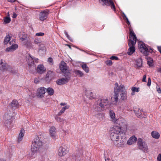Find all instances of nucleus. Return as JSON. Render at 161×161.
Segmentation results:
<instances>
[{
    "mask_svg": "<svg viewBox=\"0 0 161 161\" xmlns=\"http://www.w3.org/2000/svg\"><path fill=\"white\" fill-rule=\"evenodd\" d=\"M40 79L39 77H36L34 79V82L36 84H38L40 82Z\"/></svg>",
    "mask_w": 161,
    "mask_h": 161,
    "instance_id": "obj_36",
    "label": "nucleus"
},
{
    "mask_svg": "<svg viewBox=\"0 0 161 161\" xmlns=\"http://www.w3.org/2000/svg\"><path fill=\"white\" fill-rule=\"evenodd\" d=\"M65 35H66L67 37L69 39H70L69 38H70V37L69 36V35H68V33L67 32H65Z\"/></svg>",
    "mask_w": 161,
    "mask_h": 161,
    "instance_id": "obj_52",
    "label": "nucleus"
},
{
    "mask_svg": "<svg viewBox=\"0 0 161 161\" xmlns=\"http://www.w3.org/2000/svg\"><path fill=\"white\" fill-rule=\"evenodd\" d=\"M135 113H136V115L138 117H139L140 118H141L142 117V114L140 112H139V111H138V112H135Z\"/></svg>",
    "mask_w": 161,
    "mask_h": 161,
    "instance_id": "obj_38",
    "label": "nucleus"
},
{
    "mask_svg": "<svg viewBox=\"0 0 161 161\" xmlns=\"http://www.w3.org/2000/svg\"><path fill=\"white\" fill-rule=\"evenodd\" d=\"M48 13L47 12L43 11L40 14V19L41 21L45 20L47 18Z\"/></svg>",
    "mask_w": 161,
    "mask_h": 161,
    "instance_id": "obj_18",
    "label": "nucleus"
},
{
    "mask_svg": "<svg viewBox=\"0 0 161 161\" xmlns=\"http://www.w3.org/2000/svg\"><path fill=\"white\" fill-rule=\"evenodd\" d=\"M46 88L43 87H41L38 88L37 90V95L40 97H43V95L46 91Z\"/></svg>",
    "mask_w": 161,
    "mask_h": 161,
    "instance_id": "obj_16",
    "label": "nucleus"
},
{
    "mask_svg": "<svg viewBox=\"0 0 161 161\" xmlns=\"http://www.w3.org/2000/svg\"><path fill=\"white\" fill-rule=\"evenodd\" d=\"M146 75H145L143 76V78L142 79V81L143 82H146Z\"/></svg>",
    "mask_w": 161,
    "mask_h": 161,
    "instance_id": "obj_47",
    "label": "nucleus"
},
{
    "mask_svg": "<svg viewBox=\"0 0 161 161\" xmlns=\"http://www.w3.org/2000/svg\"><path fill=\"white\" fill-rule=\"evenodd\" d=\"M43 137L40 135L36 136L34 139L31 145V151L33 153L38 151L39 148L44 144Z\"/></svg>",
    "mask_w": 161,
    "mask_h": 161,
    "instance_id": "obj_3",
    "label": "nucleus"
},
{
    "mask_svg": "<svg viewBox=\"0 0 161 161\" xmlns=\"http://www.w3.org/2000/svg\"><path fill=\"white\" fill-rule=\"evenodd\" d=\"M67 151L66 149L65 146H61L59 147L58 150V155L60 157L65 155L67 153Z\"/></svg>",
    "mask_w": 161,
    "mask_h": 161,
    "instance_id": "obj_12",
    "label": "nucleus"
},
{
    "mask_svg": "<svg viewBox=\"0 0 161 161\" xmlns=\"http://www.w3.org/2000/svg\"><path fill=\"white\" fill-rule=\"evenodd\" d=\"M147 63L148 64L150 67H152L153 66V59L151 58H147Z\"/></svg>",
    "mask_w": 161,
    "mask_h": 161,
    "instance_id": "obj_31",
    "label": "nucleus"
},
{
    "mask_svg": "<svg viewBox=\"0 0 161 161\" xmlns=\"http://www.w3.org/2000/svg\"><path fill=\"white\" fill-rule=\"evenodd\" d=\"M156 90L158 93L160 94L161 93V88L158 85H157L156 86Z\"/></svg>",
    "mask_w": 161,
    "mask_h": 161,
    "instance_id": "obj_39",
    "label": "nucleus"
},
{
    "mask_svg": "<svg viewBox=\"0 0 161 161\" xmlns=\"http://www.w3.org/2000/svg\"><path fill=\"white\" fill-rule=\"evenodd\" d=\"M26 60L29 66H31L34 64V57L30 55H27L26 56Z\"/></svg>",
    "mask_w": 161,
    "mask_h": 161,
    "instance_id": "obj_17",
    "label": "nucleus"
},
{
    "mask_svg": "<svg viewBox=\"0 0 161 161\" xmlns=\"http://www.w3.org/2000/svg\"><path fill=\"white\" fill-rule=\"evenodd\" d=\"M60 105L61 109L58 114V115L59 116L61 115L63 113H64L65 111L68 109L69 107V105L65 103H61Z\"/></svg>",
    "mask_w": 161,
    "mask_h": 161,
    "instance_id": "obj_10",
    "label": "nucleus"
},
{
    "mask_svg": "<svg viewBox=\"0 0 161 161\" xmlns=\"http://www.w3.org/2000/svg\"><path fill=\"white\" fill-rule=\"evenodd\" d=\"M10 18L9 17H6L4 19V22L5 24L8 23L10 22Z\"/></svg>",
    "mask_w": 161,
    "mask_h": 161,
    "instance_id": "obj_33",
    "label": "nucleus"
},
{
    "mask_svg": "<svg viewBox=\"0 0 161 161\" xmlns=\"http://www.w3.org/2000/svg\"><path fill=\"white\" fill-rule=\"evenodd\" d=\"M109 115L110 120L114 123L123 126L125 128L127 127V123L126 121L123 118H119L116 119L114 112L112 110H110Z\"/></svg>",
    "mask_w": 161,
    "mask_h": 161,
    "instance_id": "obj_5",
    "label": "nucleus"
},
{
    "mask_svg": "<svg viewBox=\"0 0 161 161\" xmlns=\"http://www.w3.org/2000/svg\"><path fill=\"white\" fill-rule=\"evenodd\" d=\"M81 67L83 69L86 73H88L89 71V67L86 64H83L81 65Z\"/></svg>",
    "mask_w": 161,
    "mask_h": 161,
    "instance_id": "obj_29",
    "label": "nucleus"
},
{
    "mask_svg": "<svg viewBox=\"0 0 161 161\" xmlns=\"http://www.w3.org/2000/svg\"><path fill=\"white\" fill-rule=\"evenodd\" d=\"M157 159L158 161H161V153L158 155Z\"/></svg>",
    "mask_w": 161,
    "mask_h": 161,
    "instance_id": "obj_43",
    "label": "nucleus"
},
{
    "mask_svg": "<svg viewBox=\"0 0 161 161\" xmlns=\"http://www.w3.org/2000/svg\"><path fill=\"white\" fill-rule=\"evenodd\" d=\"M41 42V39L38 38H36L34 40V43L36 44L39 43Z\"/></svg>",
    "mask_w": 161,
    "mask_h": 161,
    "instance_id": "obj_37",
    "label": "nucleus"
},
{
    "mask_svg": "<svg viewBox=\"0 0 161 161\" xmlns=\"http://www.w3.org/2000/svg\"><path fill=\"white\" fill-rule=\"evenodd\" d=\"M10 40V36L9 35H7L4 39V42L5 44H7Z\"/></svg>",
    "mask_w": 161,
    "mask_h": 161,
    "instance_id": "obj_32",
    "label": "nucleus"
},
{
    "mask_svg": "<svg viewBox=\"0 0 161 161\" xmlns=\"http://www.w3.org/2000/svg\"><path fill=\"white\" fill-rule=\"evenodd\" d=\"M34 62H36V63L38 62H39V59H38L37 58H35L34 57Z\"/></svg>",
    "mask_w": 161,
    "mask_h": 161,
    "instance_id": "obj_46",
    "label": "nucleus"
},
{
    "mask_svg": "<svg viewBox=\"0 0 161 161\" xmlns=\"http://www.w3.org/2000/svg\"><path fill=\"white\" fill-rule=\"evenodd\" d=\"M157 71L158 72H159L161 73V67L159 68H158L157 69Z\"/></svg>",
    "mask_w": 161,
    "mask_h": 161,
    "instance_id": "obj_53",
    "label": "nucleus"
},
{
    "mask_svg": "<svg viewBox=\"0 0 161 161\" xmlns=\"http://www.w3.org/2000/svg\"><path fill=\"white\" fill-rule=\"evenodd\" d=\"M13 115V113L7 112L3 116L4 119L6 121H8L10 120Z\"/></svg>",
    "mask_w": 161,
    "mask_h": 161,
    "instance_id": "obj_19",
    "label": "nucleus"
},
{
    "mask_svg": "<svg viewBox=\"0 0 161 161\" xmlns=\"http://www.w3.org/2000/svg\"><path fill=\"white\" fill-rule=\"evenodd\" d=\"M39 45L40 46H41L42 47H44L43 44H40Z\"/></svg>",
    "mask_w": 161,
    "mask_h": 161,
    "instance_id": "obj_56",
    "label": "nucleus"
},
{
    "mask_svg": "<svg viewBox=\"0 0 161 161\" xmlns=\"http://www.w3.org/2000/svg\"><path fill=\"white\" fill-rule=\"evenodd\" d=\"M36 71L38 73L41 74L46 72V69L43 65L40 64L37 67Z\"/></svg>",
    "mask_w": 161,
    "mask_h": 161,
    "instance_id": "obj_15",
    "label": "nucleus"
},
{
    "mask_svg": "<svg viewBox=\"0 0 161 161\" xmlns=\"http://www.w3.org/2000/svg\"><path fill=\"white\" fill-rule=\"evenodd\" d=\"M99 115H100L101 116H103V115L102 114H99Z\"/></svg>",
    "mask_w": 161,
    "mask_h": 161,
    "instance_id": "obj_59",
    "label": "nucleus"
},
{
    "mask_svg": "<svg viewBox=\"0 0 161 161\" xmlns=\"http://www.w3.org/2000/svg\"><path fill=\"white\" fill-rule=\"evenodd\" d=\"M57 120H58V121H59L60 122H62L64 121L63 119L61 118H58Z\"/></svg>",
    "mask_w": 161,
    "mask_h": 161,
    "instance_id": "obj_49",
    "label": "nucleus"
},
{
    "mask_svg": "<svg viewBox=\"0 0 161 161\" xmlns=\"http://www.w3.org/2000/svg\"><path fill=\"white\" fill-rule=\"evenodd\" d=\"M125 128L122 126L114 125L110 130V137L114 143L118 146L121 145L124 139H122V137L125 133L122 130L121 128Z\"/></svg>",
    "mask_w": 161,
    "mask_h": 161,
    "instance_id": "obj_1",
    "label": "nucleus"
},
{
    "mask_svg": "<svg viewBox=\"0 0 161 161\" xmlns=\"http://www.w3.org/2000/svg\"><path fill=\"white\" fill-rule=\"evenodd\" d=\"M44 35V33L42 32H39L36 33V35L37 36H42Z\"/></svg>",
    "mask_w": 161,
    "mask_h": 161,
    "instance_id": "obj_41",
    "label": "nucleus"
},
{
    "mask_svg": "<svg viewBox=\"0 0 161 161\" xmlns=\"http://www.w3.org/2000/svg\"><path fill=\"white\" fill-rule=\"evenodd\" d=\"M18 36L20 38V39L22 41L26 40L27 38V35L24 32L19 33L18 34Z\"/></svg>",
    "mask_w": 161,
    "mask_h": 161,
    "instance_id": "obj_24",
    "label": "nucleus"
},
{
    "mask_svg": "<svg viewBox=\"0 0 161 161\" xmlns=\"http://www.w3.org/2000/svg\"><path fill=\"white\" fill-rule=\"evenodd\" d=\"M151 84V80L150 78H149L148 79V82L147 83V86H150Z\"/></svg>",
    "mask_w": 161,
    "mask_h": 161,
    "instance_id": "obj_44",
    "label": "nucleus"
},
{
    "mask_svg": "<svg viewBox=\"0 0 161 161\" xmlns=\"http://www.w3.org/2000/svg\"><path fill=\"white\" fill-rule=\"evenodd\" d=\"M24 133L25 130L23 129H21L18 139V142H20L22 140Z\"/></svg>",
    "mask_w": 161,
    "mask_h": 161,
    "instance_id": "obj_23",
    "label": "nucleus"
},
{
    "mask_svg": "<svg viewBox=\"0 0 161 161\" xmlns=\"http://www.w3.org/2000/svg\"><path fill=\"white\" fill-rule=\"evenodd\" d=\"M114 99L116 102L119 99V94H120V99L122 100L125 101L127 99V92L124 86L120 85L119 86L118 84L116 83L114 87Z\"/></svg>",
    "mask_w": 161,
    "mask_h": 161,
    "instance_id": "obj_2",
    "label": "nucleus"
},
{
    "mask_svg": "<svg viewBox=\"0 0 161 161\" xmlns=\"http://www.w3.org/2000/svg\"><path fill=\"white\" fill-rule=\"evenodd\" d=\"M70 76L69 75H67L64 78L59 79L56 81V83L59 85H61L66 84L70 79Z\"/></svg>",
    "mask_w": 161,
    "mask_h": 161,
    "instance_id": "obj_7",
    "label": "nucleus"
},
{
    "mask_svg": "<svg viewBox=\"0 0 161 161\" xmlns=\"http://www.w3.org/2000/svg\"><path fill=\"white\" fill-rule=\"evenodd\" d=\"M109 103L107 98H103L98 100L95 103L94 111L96 112H100L102 109H105L108 108Z\"/></svg>",
    "mask_w": 161,
    "mask_h": 161,
    "instance_id": "obj_4",
    "label": "nucleus"
},
{
    "mask_svg": "<svg viewBox=\"0 0 161 161\" xmlns=\"http://www.w3.org/2000/svg\"><path fill=\"white\" fill-rule=\"evenodd\" d=\"M104 4L109 6L110 5L111 8L115 9V7L114 3L112 0H100Z\"/></svg>",
    "mask_w": 161,
    "mask_h": 161,
    "instance_id": "obj_14",
    "label": "nucleus"
},
{
    "mask_svg": "<svg viewBox=\"0 0 161 161\" xmlns=\"http://www.w3.org/2000/svg\"><path fill=\"white\" fill-rule=\"evenodd\" d=\"M46 91L47 92L48 94L50 95H52L54 93V90L53 89L50 87H49L47 89L46 88Z\"/></svg>",
    "mask_w": 161,
    "mask_h": 161,
    "instance_id": "obj_30",
    "label": "nucleus"
},
{
    "mask_svg": "<svg viewBox=\"0 0 161 161\" xmlns=\"http://www.w3.org/2000/svg\"><path fill=\"white\" fill-rule=\"evenodd\" d=\"M140 51L142 53L146 54L148 51V49L145 44L142 42H140L139 44Z\"/></svg>",
    "mask_w": 161,
    "mask_h": 161,
    "instance_id": "obj_13",
    "label": "nucleus"
},
{
    "mask_svg": "<svg viewBox=\"0 0 161 161\" xmlns=\"http://www.w3.org/2000/svg\"><path fill=\"white\" fill-rule=\"evenodd\" d=\"M110 58V59H112V60L115 59L116 60H117L118 59V57H117L115 56H112Z\"/></svg>",
    "mask_w": 161,
    "mask_h": 161,
    "instance_id": "obj_42",
    "label": "nucleus"
},
{
    "mask_svg": "<svg viewBox=\"0 0 161 161\" xmlns=\"http://www.w3.org/2000/svg\"><path fill=\"white\" fill-rule=\"evenodd\" d=\"M17 16V15L14 13H13V18H15Z\"/></svg>",
    "mask_w": 161,
    "mask_h": 161,
    "instance_id": "obj_51",
    "label": "nucleus"
},
{
    "mask_svg": "<svg viewBox=\"0 0 161 161\" xmlns=\"http://www.w3.org/2000/svg\"><path fill=\"white\" fill-rule=\"evenodd\" d=\"M158 51L161 53V47H158Z\"/></svg>",
    "mask_w": 161,
    "mask_h": 161,
    "instance_id": "obj_54",
    "label": "nucleus"
},
{
    "mask_svg": "<svg viewBox=\"0 0 161 161\" xmlns=\"http://www.w3.org/2000/svg\"><path fill=\"white\" fill-rule=\"evenodd\" d=\"M59 67L60 70L66 75H68L69 74V72L66 64L64 61H61Z\"/></svg>",
    "mask_w": 161,
    "mask_h": 161,
    "instance_id": "obj_8",
    "label": "nucleus"
},
{
    "mask_svg": "<svg viewBox=\"0 0 161 161\" xmlns=\"http://www.w3.org/2000/svg\"><path fill=\"white\" fill-rule=\"evenodd\" d=\"M105 161H112L109 159H106L105 160Z\"/></svg>",
    "mask_w": 161,
    "mask_h": 161,
    "instance_id": "obj_57",
    "label": "nucleus"
},
{
    "mask_svg": "<svg viewBox=\"0 0 161 161\" xmlns=\"http://www.w3.org/2000/svg\"><path fill=\"white\" fill-rule=\"evenodd\" d=\"M49 134L50 137L55 138L57 136V130L54 126H52L49 129Z\"/></svg>",
    "mask_w": 161,
    "mask_h": 161,
    "instance_id": "obj_11",
    "label": "nucleus"
},
{
    "mask_svg": "<svg viewBox=\"0 0 161 161\" xmlns=\"http://www.w3.org/2000/svg\"><path fill=\"white\" fill-rule=\"evenodd\" d=\"M124 16H125V19L126 20V22H127V23L128 24H130V22L128 20V18L126 17V16L125 15Z\"/></svg>",
    "mask_w": 161,
    "mask_h": 161,
    "instance_id": "obj_48",
    "label": "nucleus"
},
{
    "mask_svg": "<svg viewBox=\"0 0 161 161\" xmlns=\"http://www.w3.org/2000/svg\"><path fill=\"white\" fill-rule=\"evenodd\" d=\"M7 14L8 16H7V17H9V12H8V14Z\"/></svg>",
    "mask_w": 161,
    "mask_h": 161,
    "instance_id": "obj_58",
    "label": "nucleus"
},
{
    "mask_svg": "<svg viewBox=\"0 0 161 161\" xmlns=\"http://www.w3.org/2000/svg\"><path fill=\"white\" fill-rule=\"evenodd\" d=\"M8 1L11 2H14L15 1V0H8Z\"/></svg>",
    "mask_w": 161,
    "mask_h": 161,
    "instance_id": "obj_55",
    "label": "nucleus"
},
{
    "mask_svg": "<svg viewBox=\"0 0 161 161\" xmlns=\"http://www.w3.org/2000/svg\"><path fill=\"white\" fill-rule=\"evenodd\" d=\"M74 72L77 76L79 77H82L84 75V74L83 72L79 70H75Z\"/></svg>",
    "mask_w": 161,
    "mask_h": 161,
    "instance_id": "obj_25",
    "label": "nucleus"
},
{
    "mask_svg": "<svg viewBox=\"0 0 161 161\" xmlns=\"http://www.w3.org/2000/svg\"><path fill=\"white\" fill-rule=\"evenodd\" d=\"M88 94H92V92H90V91H88V92H87V93L86 94V96L88 97Z\"/></svg>",
    "mask_w": 161,
    "mask_h": 161,
    "instance_id": "obj_50",
    "label": "nucleus"
},
{
    "mask_svg": "<svg viewBox=\"0 0 161 161\" xmlns=\"http://www.w3.org/2000/svg\"><path fill=\"white\" fill-rule=\"evenodd\" d=\"M10 105L12 107L17 108L19 106V104L16 100H13L10 103Z\"/></svg>",
    "mask_w": 161,
    "mask_h": 161,
    "instance_id": "obj_27",
    "label": "nucleus"
},
{
    "mask_svg": "<svg viewBox=\"0 0 161 161\" xmlns=\"http://www.w3.org/2000/svg\"><path fill=\"white\" fill-rule=\"evenodd\" d=\"M132 95H133V93H132Z\"/></svg>",
    "mask_w": 161,
    "mask_h": 161,
    "instance_id": "obj_60",
    "label": "nucleus"
},
{
    "mask_svg": "<svg viewBox=\"0 0 161 161\" xmlns=\"http://www.w3.org/2000/svg\"><path fill=\"white\" fill-rule=\"evenodd\" d=\"M137 145L139 148L145 152H147L148 148L146 142L141 138H139L137 140Z\"/></svg>",
    "mask_w": 161,
    "mask_h": 161,
    "instance_id": "obj_6",
    "label": "nucleus"
},
{
    "mask_svg": "<svg viewBox=\"0 0 161 161\" xmlns=\"http://www.w3.org/2000/svg\"><path fill=\"white\" fill-rule=\"evenodd\" d=\"M136 63L138 67H142V60L141 58H139L136 60Z\"/></svg>",
    "mask_w": 161,
    "mask_h": 161,
    "instance_id": "obj_28",
    "label": "nucleus"
},
{
    "mask_svg": "<svg viewBox=\"0 0 161 161\" xmlns=\"http://www.w3.org/2000/svg\"><path fill=\"white\" fill-rule=\"evenodd\" d=\"M4 64L3 63L2 59H0V69L1 70H4L5 68L3 67Z\"/></svg>",
    "mask_w": 161,
    "mask_h": 161,
    "instance_id": "obj_34",
    "label": "nucleus"
},
{
    "mask_svg": "<svg viewBox=\"0 0 161 161\" xmlns=\"http://www.w3.org/2000/svg\"><path fill=\"white\" fill-rule=\"evenodd\" d=\"M137 141V138L135 136H133L131 137L128 140L127 143L128 145H132L135 143Z\"/></svg>",
    "mask_w": 161,
    "mask_h": 161,
    "instance_id": "obj_22",
    "label": "nucleus"
},
{
    "mask_svg": "<svg viewBox=\"0 0 161 161\" xmlns=\"http://www.w3.org/2000/svg\"><path fill=\"white\" fill-rule=\"evenodd\" d=\"M151 136L153 138L158 139L160 137V134L157 131H153L151 132Z\"/></svg>",
    "mask_w": 161,
    "mask_h": 161,
    "instance_id": "obj_26",
    "label": "nucleus"
},
{
    "mask_svg": "<svg viewBox=\"0 0 161 161\" xmlns=\"http://www.w3.org/2000/svg\"><path fill=\"white\" fill-rule=\"evenodd\" d=\"M130 40L129 43H130L131 45H135L136 41V37L134 32L131 30H130Z\"/></svg>",
    "mask_w": 161,
    "mask_h": 161,
    "instance_id": "obj_9",
    "label": "nucleus"
},
{
    "mask_svg": "<svg viewBox=\"0 0 161 161\" xmlns=\"http://www.w3.org/2000/svg\"><path fill=\"white\" fill-rule=\"evenodd\" d=\"M48 61L49 63L52 64L53 62V59L51 58H49L48 59Z\"/></svg>",
    "mask_w": 161,
    "mask_h": 161,
    "instance_id": "obj_45",
    "label": "nucleus"
},
{
    "mask_svg": "<svg viewBox=\"0 0 161 161\" xmlns=\"http://www.w3.org/2000/svg\"><path fill=\"white\" fill-rule=\"evenodd\" d=\"M128 45L130 47V48L128 50V55H130L135 52V49L134 47V45H131L130 43H129Z\"/></svg>",
    "mask_w": 161,
    "mask_h": 161,
    "instance_id": "obj_21",
    "label": "nucleus"
},
{
    "mask_svg": "<svg viewBox=\"0 0 161 161\" xmlns=\"http://www.w3.org/2000/svg\"><path fill=\"white\" fill-rule=\"evenodd\" d=\"M131 90L133 92H138L139 91V88L138 87H133L131 88Z\"/></svg>",
    "mask_w": 161,
    "mask_h": 161,
    "instance_id": "obj_35",
    "label": "nucleus"
},
{
    "mask_svg": "<svg viewBox=\"0 0 161 161\" xmlns=\"http://www.w3.org/2000/svg\"><path fill=\"white\" fill-rule=\"evenodd\" d=\"M18 47L17 44L13 45L6 49V51L8 52H12L15 50Z\"/></svg>",
    "mask_w": 161,
    "mask_h": 161,
    "instance_id": "obj_20",
    "label": "nucleus"
},
{
    "mask_svg": "<svg viewBox=\"0 0 161 161\" xmlns=\"http://www.w3.org/2000/svg\"><path fill=\"white\" fill-rule=\"evenodd\" d=\"M105 63L107 65H111L112 64V61L109 60H108L106 61Z\"/></svg>",
    "mask_w": 161,
    "mask_h": 161,
    "instance_id": "obj_40",
    "label": "nucleus"
}]
</instances>
